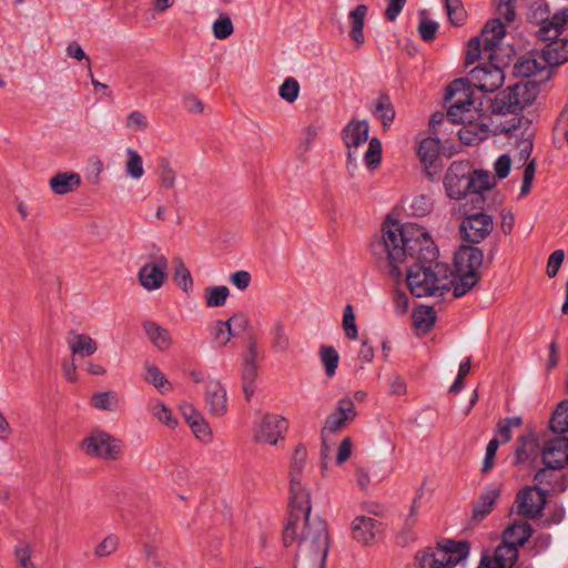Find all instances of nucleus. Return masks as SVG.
Instances as JSON below:
<instances>
[{
    "instance_id": "1",
    "label": "nucleus",
    "mask_w": 568,
    "mask_h": 568,
    "mask_svg": "<svg viewBox=\"0 0 568 568\" xmlns=\"http://www.w3.org/2000/svg\"><path fill=\"white\" fill-rule=\"evenodd\" d=\"M537 78L509 87L495 98L480 94L463 81H454L448 88V111L446 121L434 115L430 126L435 131L436 123H457L460 141L466 145L476 144L491 131L506 134L518 141L523 158L528 159L532 150L536 133L531 120L520 113L537 100L540 88Z\"/></svg>"
},
{
    "instance_id": "2",
    "label": "nucleus",
    "mask_w": 568,
    "mask_h": 568,
    "mask_svg": "<svg viewBox=\"0 0 568 568\" xmlns=\"http://www.w3.org/2000/svg\"><path fill=\"white\" fill-rule=\"evenodd\" d=\"M313 468L306 446L296 445L288 467L292 509L283 530V542L285 547L297 545V555L306 568H326L329 550L327 527L323 520L310 517L312 504L307 486L313 481Z\"/></svg>"
},
{
    "instance_id": "3",
    "label": "nucleus",
    "mask_w": 568,
    "mask_h": 568,
    "mask_svg": "<svg viewBox=\"0 0 568 568\" xmlns=\"http://www.w3.org/2000/svg\"><path fill=\"white\" fill-rule=\"evenodd\" d=\"M371 252L379 264L393 271L399 270L407 260L432 261L438 250L429 233L417 224L402 225L386 219L371 242Z\"/></svg>"
},
{
    "instance_id": "4",
    "label": "nucleus",
    "mask_w": 568,
    "mask_h": 568,
    "mask_svg": "<svg viewBox=\"0 0 568 568\" xmlns=\"http://www.w3.org/2000/svg\"><path fill=\"white\" fill-rule=\"evenodd\" d=\"M539 40L544 45L520 58L515 68L519 75L547 82L552 79L557 68L568 61V37Z\"/></svg>"
},
{
    "instance_id": "5",
    "label": "nucleus",
    "mask_w": 568,
    "mask_h": 568,
    "mask_svg": "<svg viewBox=\"0 0 568 568\" xmlns=\"http://www.w3.org/2000/svg\"><path fill=\"white\" fill-rule=\"evenodd\" d=\"M408 266L406 282L412 295L416 297L442 296L453 288L455 277L445 263L413 260Z\"/></svg>"
},
{
    "instance_id": "6",
    "label": "nucleus",
    "mask_w": 568,
    "mask_h": 568,
    "mask_svg": "<svg viewBox=\"0 0 568 568\" xmlns=\"http://www.w3.org/2000/svg\"><path fill=\"white\" fill-rule=\"evenodd\" d=\"M496 184L495 176L487 171L473 170L468 162H453L444 176L446 195L455 201L465 199L470 193H481Z\"/></svg>"
},
{
    "instance_id": "7",
    "label": "nucleus",
    "mask_w": 568,
    "mask_h": 568,
    "mask_svg": "<svg viewBox=\"0 0 568 568\" xmlns=\"http://www.w3.org/2000/svg\"><path fill=\"white\" fill-rule=\"evenodd\" d=\"M484 252L475 246L463 245L455 253L454 296L460 297L473 290L480 280Z\"/></svg>"
},
{
    "instance_id": "8",
    "label": "nucleus",
    "mask_w": 568,
    "mask_h": 568,
    "mask_svg": "<svg viewBox=\"0 0 568 568\" xmlns=\"http://www.w3.org/2000/svg\"><path fill=\"white\" fill-rule=\"evenodd\" d=\"M466 541L445 540L434 548L420 550L415 556V568H452L466 559Z\"/></svg>"
},
{
    "instance_id": "9",
    "label": "nucleus",
    "mask_w": 568,
    "mask_h": 568,
    "mask_svg": "<svg viewBox=\"0 0 568 568\" xmlns=\"http://www.w3.org/2000/svg\"><path fill=\"white\" fill-rule=\"evenodd\" d=\"M506 36V24L499 18L490 19L484 26L479 37L471 38L467 44L466 63L471 64L481 58L493 60L496 49Z\"/></svg>"
},
{
    "instance_id": "10",
    "label": "nucleus",
    "mask_w": 568,
    "mask_h": 568,
    "mask_svg": "<svg viewBox=\"0 0 568 568\" xmlns=\"http://www.w3.org/2000/svg\"><path fill=\"white\" fill-rule=\"evenodd\" d=\"M80 449L91 457L118 460L124 453V444L122 439L110 433L95 428L81 440Z\"/></svg>"
},
{
    "instance_id": "11",
    "label": "nucleus",
    "mask_w": 568,
    "mask_h": 568,
    "mask_svg": "<svg viewBox=\"0 0 568 568\" xmlns=\"http://www.w3.org/2000/svg\"><path fill=\"white\" fill-rule=\"evenodd\" d=\"M287 430V420L282 415L265 413L254 423L252 439L256 444L275 446Z\"/></svg>"
},
{
    "instance_id": "12",
    "label": "nucleus",
    "mask_w": 568,
    "mask_h": 568,
    "mask_svg": "<svg viewBox=\"0 0 568 568\" xmlns=\"http://www.w3.org/2000/svg\"><path fill=\"white\" fill-rule=\"evenodd\" d=\"M547 439L539 433L528 430L518 437L515 449V465L531 468L539 457L542 458V446Z\"/></svg>"
},
{
    "instance_id": "13",
    "label": "nucleus",
    "mask_w": 568,
    "mask_h": 568,
    "mask_svg": "<svg viewBox=\"0 0 568 568\" xmlns=\"http://www.w3.org/2000/svg\"><path fill=\"white\" fill-rule=\"evenodd\" d=\"M459 230L464 241L478 244L487 239L493 232V216L486 212L468 214L463 219Z\"/></svg>"
},
{
    "instance_id": "14",
    "label": "nucleus",
    "mask_w": 568,
    "mask_h": 568,
    "mask_svg": "<svg viewBox=\"0 0 568 568\" xmlns=\"http://www.w3.org/2000/svg\"><path fill=\"white\" fill-rule=\"evenodd\" d=\"M169 262L165 256H158L143 264L138 272L140 285L149 291L160 290L168 280Z\"/></svg>"
},
{
    "instance_id": "15",
    "label": "nucleus",
    "mask_w": 568,
    "mask_h": 568,
    "mask_svg": "<svg viewBox=\"0 0 568 568\" xmlns=\"http://www.w3.org/2000/svg\"><path fill=\"white\" fill-rule=\"evenodd\" d=\"M469 81L481 92H494L504 84L505 74L500 67L489 61L474 68Z\"/></svg>"
},
{
    "instance_id": "16",
    "label": "nucleus",
    "mask_w": 568,
    "mask_h": 568,
    "mask_svg": "<svg viewBox=\"0 0 568 568\" xmlns=\"http://www.w3.org/2000/svg\"><path fill=\"white\" fill-rule=\"evenodd\" d=\"M204 408L213 417H223L229 410V396L225 386L216 378L206 381L203 389Z\"/></svg>"
},
{
    "instance_id": "17",
    "label": "nucleus",
    "mask_w": 568,
    "mask_h": 568,
    "mask_svg": "<svg viewBox=\"0 0 568 568\" xmlns=\"http://www.w3.org/2000/svg\"><path fill=\"white\" fill-rule=\"evenodd\" d=\"M383 529V524L368 515H357L351 523L352 538L364 546L375 544Z\"/></svg>"
},
{
    "instance_id": "18",
    "label": "nucleus",
    "mask_w": 568,
    "mask_h": 568,
    "mask_svg": "<svg viewBox=\"0 0 568 568\" xmlns=\"http://www.w3.org/2000/svg\"><path fill=\"white\" fill-rule=\"evenodd\" d=\"M354 399L351 397L341 398L335 409L327 416L323 433H337L347 427L356 417Z\"/></svg>"
},
{
    "instance_id": "19",
    "label": "nucleus",
    "mask_w": 568,
    "mask_h": 568,
    "mask_svg": "<svg viewBox=\"0 0 568 568\" xmlns=\"http://www.w3.org/2000/svg\"><path fill=\"white\" fill-rule=\"evenodd\" d=\"M369 124L366 120H351L343 129L342 138L347 149L348 158H356L358 149L368 141Z\"/></svg>"
},
{
    "instance_id": "20",
    "label": "nucleus",
    "mask_w": 568,
    "mask_h": 568,
    "mask_svg": "<svg viewBox=\"0 0 568 568\" xmlns=\"http://www.w3.org/2000/svg\"><path fill=\"white\" fill-rule=\"evenodd\" d=\"M542 463L550 469H562L568 465V439L554 437L542 446Z\"/></svg>"
},
{
    "instance_id": "21",
    "label": "nucleus",
    "mask_w": 568,
    "mask_h": 568,
    "mask_svg": "<svg viewBox=\"0 0 568 568\" xmlns=\"http://www.w3.org/2000/svg\"><path fill=\"white\" fill-rule=\"evenodd\" d=\"M516 503L521 515L534 518L541 513L546 504V493L537 486L526 487L518 493Z\"/></svg>"
},
{
    "instance_id": "22",
    "label": "nucleus",
    "mask_w": 568,
    "mask_h": 568,
    "mask_svg": "<svg viewBox=\"0 0 568 568\" xmlns=\"http://www.w3.org/2000/svg\"><path fill=\"white\" fill-rule=\"evenodd\" d=\"M568 30V6L562 7L541 21L538 39H552L566 37Z\"/></svg>"
},
{
    "instance_id": "23",
    "label": "nucleus",
    "mask_w": 568,
    "mask_h": 568,
    "mask_svg": "<svg viewBox=\"0 0 568 568\" xmlns=\"http://www.w3.org/2000/svg\"><path fill=\"white\" fill-rule=\"evenodd\" d=\"M181 413L194 436L202 443L209 444L213 439V433L209 422L192 405H183Z\"/></svg>"
},
{
    "instance_id": "24",
    "label": "nucleus",
    "mask_w": 568,
    "mask_h": 568,
    "mask_svg": "<svg viewBox=\"0 0 568 568\" xmlns=\"http://www.w3.org/2000/svg\"><path fill=\"white\" fill-rule=\"evenodd\" d=\"M246 324L245 318L242 315H233L227 321H215L210 327V334L213 343L217 347L226 346L232 337L234 336V332L232 326L243 327Z\"/></svg>"
},
{
    "instance_id": "25",
    "label": "nucleus",
    "mask_w": 568,
    "mask_h": 568,
    "mask_svg": "<svg viewBox=\"0 0 568 568\" xmlns=\"http://www.w3.org/2000/svg\"><path fill=\"white\" fill-rule=\"evenodd\" d=\"M367 13L368 7L366 4H358L347 16L348 36L356 49L362 48L366 42L364 27Z\"/></svg>"
},
{
    "instance_id": "26",
    "label": "nucleus",
    "mask_w": 568,
    "mask_h": 568,
    "mask_svg": "<svg viewBox=\"0 0 568 568\" xmlns=\"http://www.w3.org/2000/svg\"><path fill=\"white\" fill-rule=\"evenodd\" d=\"M67 344L72 355L80 357H90L99 349V344L93 337L74 331L69 333Z\"/></svg>"
},
{
    "instance_id": "27",
    "label": "nucleus",
    "mask_w": 568,
    "mask_h": 568,
    "mask_svg": "<svg viewBox=\"0 0 568 568\" xmlns=\"http://www.w3.org/2000/svg\"><path fill=\"white\" fill-rule=\"evenodd\" d=\"M81 183L80 174L72 171L58 172L49 180V186L57 195L72 193L81 186Z\"/></svg>"
},
{
    "instance_id": "28",
    "label": "nucleus",
    "mask_w": 568,
    "mask_h": 568,
    "mask_svg": "<svg viewBox=\"0 0 568 568\" xmlns=\"http://www.w3.org/2000/svg\"><path fill=\"white\" fill-rule=\"evenodd\" d=\"M501 484L495 483L484 490L474 507L473 518L475 520L480 521L491 513L501 493Z\"/></svg>"
},
{
    "instance_id": "29",
    "label": "nucleus",
    "mask_w": 568,
    "mask_h": 568,
    "mask_svg": "<svg viewBox=\"0 0 568 568\" xmlns=\"http://www.w3.org/2000/svg\"><path fill=\"white\" fill-rule=\"evenodd\" d=\"M417 155L424 165L427 174L430 175L429 170L437 166L440 155V141L438 138L428 136L423 139L419 143Z\"/></svg>"
},
{
    "instance_id": "30",
    "label": "nucleus",
    "mask_w": 568,
    "mask_h": 568,
    "mask_svg": "<svg viewBox=\"0 0 568 568\" xmlns=\"http://www.w3.org/2000/svg\"><path fill=\"white\" fill-rule=\"evenodd\" d=\"M123 171L128 179L140 181L145 175L144 161L140 152L131 146L124 151Z\"/></svg>"
},
{
    "instance_id": "31",
    "label": "nucleus",
    "mask_w": 568,
    "mask_h": 568,
    "mask_svg": "<svg viewBox=\"0 0 568 568\" xmlns=\"http://www.w3.org/2000/svg\"><path fill=\"white\" fill-rule=\"evenodd\" d=\"M518 557V547L506 542H503L495 549L493 556H484L481 559L488 560L490 564L499 568H511Z\"/></svg>"
},
{
    "instance_id": "32",
    "label": "nucleus",
    "mask_w": 568,
    "mask_h": 568,
    "mask_svg": "<svg viewBox=\"0 0 568 568\" xmlns=\"http://www.w3.org/2000/svg\"><path fill=\"white\" fill-rule=\"evenodd\" d=\"M144 382L152 385L160 394L165 395L173 390V385L166 375L154 364L145 363L143 365Z\"/></svg>"
},
{
    "instance_id": "33",
    "label": "nucleus",
    "mask_w": 568,
    "mask_h": 568,
    "mask_svg": "<svg viewBox=\"0 0 568 568\" xmlns=\"http://www.w3.org/2000/svg\"><path fill=\"white\" fill-rule=\"evenodd\" d=\"M89 403L97 410L113 413L120 408L121 398L113 389L99 390L91 395Z\"/></svg>"
},
{
    "instance_id": "34",
    "label": "nucleus",
    "mask_w": 568,
    "mask_h": 568,
    "mask_svg": "<svg viewBox=\"0 0 568 568\" xmlns=\"http://www.w3.org/2000/svg\"><path fill=\"white\" fill-rule=\"evenodd\" d=\"M144 331L151 343L160 351L169 349L173 339L170 332L154 322L144 324Z\"/></svg>"
},
{
    "instance_id": "35",
    "label": "nucleus",
    "mask_w": 568,
    "mask_h": 568,
    "mask_svg": "<svg viewBox=\"0 0 568 568\" xmlns=\"http://www.w3.org/2000/svg\"><path fill=\"white\" fill-rule=\"evenodd\" d=\"M530 535V525L525 520H518L505 529L504 540L519 548L527 541Z\"/></svg>"
},
{
    "instance_id": "36",
    "label": "nucleus",
    "mask_w": 568,
    "mask_h": 568,
    "mask_svg": "<svg viewBox=\"0 0 568 568\" xmlns=\"http://www.w3.org/2000/svg\"><path fill=\"white\" fill-rule=\"evenodd\" d=\"M123 126L131 133H144L150 129L151 122L146 112L132 110L124 116Z\"/></svg>"
},
{
    "instance_id": "37",
    "label": "nucleus",
    "mask_w": 568,
    "mask_h": 568,
    "mask_svg": "<svg viewBox=\"0 0 568 568\" xmlns=\"http://www.w3.org/2000/svg\"><path fill=\"white\" fill-rule=\"evenodd\" d=\"M149 409L154 418L159 423L163 424L170 429L178 427V418L173 415L171 408H169L162 400L153 399L149 404Z\"/></svg>"
},
{
    "instance_id": "38",
    "label": "nucleus",
    "mask_w": 568,
    "mask_h": 568,
    "mask_svg": "<svg viewBox=\"0 0 568 568\" xmlns=\"http://www.w3.org/2000/svg\"><path fill=\"white\" fill-rule=\"evenodd\" d=\"M554 470L555 469H550L548 467L540 469L537 471L534 479L538 485H550L549 490L551 493L564 491L567 485L566 478L560 474H555Z\"/></svg>"
},
{
    "instance_id": "39",
    "label": "nucleus",
    "mask_w": 568,
    "mask_h": 568,
    "mask_svg": "<svg viewBox=\"0 0 568 568\" xmlns=\"http://www.w3.org/2000/svg\"><path fill=\"white\" fill-rule=\"evenodd\" d=\"M318 357L327 377H333L339 363V354L331 345H322L318 349Z\"/></svg>"
},
{
    "instance_id": "40",
    "label": "nucleus",
    "mask_w": 568,
    "mask_h": 568,
    "mask_svg": "<svg viewBox=\"0 0 568 568\" xmlns=\"http://www.w3.org/2000/svg\"><path fill=\"white\" fill-rule=\"evenodd\" d=\"M229 296L230 290L224 285L207 286L203 292L205 305L210 308L224 306Z\"/></svg>"
},
{
    "instance_id": "41",
    "label": "nucleus",
    "mask_w": 568,
    "mask_h": 568,
    "mask_svg": "<svg viewBox=\"0 0 568 568\" xmlns=\"http://www.w3.org/2000/svg\"><path fill=\"white\" fill-rule=\"evenodd\" d=\"M413 325L420 333H427L435 324L436 315L434 308L420 306L413 312Z\"/></svg>"
},
{
    "instance_id": "42",
    "label": "nucleus",
    "mask_w": 568,
    "mask_h": 568,
    "mask_svg": "<svg viewBox=\"0 0 568 568\" xmlns=\"http://www.w3.org/2000/svg\"><path fill=\"white\" fill-rule=\"evenodd\" d=\"M212 34L216 40H226L233 36L235 31V27L231 17L222 12L219 17L212 22Z\"/></svg>"
},
{
    "instance_id": "43",
    "label": "nucleus",
    "mask_w": 568,
    "mask_h": 568,
    "mask_svg": "<svg viewBox=\"0 0 568 568\" xmlns=\"http://www.w3.org/2000/svg\"><path fill=\"white\" fill-rule=\"evenodd\" d=\"M373 112L381 120L384 128H388L394 121L395 111L390 99L386 95H381L375 100Z\"/></svg>"
},
{
    "instance_id": "44",
    "label": "nucleus",
    "mask_w": 568,
    "mask_h": 568,
    "mask_svg": "<svg viewBox=\"0 0 568 568\" xmlns=\"http://www.w3.org/2000/svg\"><path fill=\"white\" fill-rule=\"evenodd\" d=\"M258 378V366H242L241 381L242 389L246 400H251L256 390Z\"/></svg>"
},
{
    "instance_id": "45",
    "label": "nucleus",
    "mask_w": 568,
    "mask_h": 568,
    "mask_svg": "<svg viewBox=\"0 0 568 568\" xmlns=\"http://www.w3.org/2000/svg\"><path fill=\"white\" fill-rule=\"evenodd\" d=\"M270 335L272 338V348L277 353H284L290 347V338L285 331V325L282 321H276L271 329Z\"/></svg>"
},
{
    "instance_id": "46",
    "label": "nucleus",
    "mask_w": 568,
    "mask_h": 568,
    "mask_svg": "<svg viewBox=\"0 0 568 568\" xmlns=\"http://www.w3.org/2000/svg\"><path fill=\"white\" fill-rule=\"evenodd\" d=\"M550 429L564 434L568 432V400L559 403L550 418Z\"/></svg>"
},
{
    "instance_id": "47",
    "label": "nucleus",
    "mask_w": 568,
    "mask_h": 568,
    "mask_svg": "<svg viewBox=\"0 0 568 568\" xmlns=\"http://www.w3.org/2000/svg\"><path fill=\"white\" fill-rule=\"evenodd\" d=\"M120 545V538L115 534L105 536L95 547L94 556L98 558L109 557L116 552Z\"/></svg>"
},
{
    "instance_id": "48",
    "label": "nucleus",
    "mask_w": 568,
    "mask_h": 568,
    "mask_svg": "<svg viewBox=\"0 0 568 568\" xmlns=\"http://www.w3.org/2000/svg\"><path fill=\"white\" fill-rule=\"evenodd\" d=\"M408 210L410 214L417 215V216H425L427 215L433 207L432 200L426 194H417L414 195L412 199L408 200Z\"/></svg>"
},
{
    "instance_id": "49",
    "label": "nucleus",
    "mask_w": 568,
    "mask_h": 568,
    "mask_svg": "<svg viewBox=\"0 0 568 568\" xmlns=\"http://www.w3.org/2000/svg\"><path fill=\"white\" fill-rule=\"evenodd\" d=\"M418 33L424 41H433L438 31V23L428 18L425 11L419 14Z\"/></svg>"
},
{
    "instance_id": "50",
    "label": "nucleus",
    "mask_w": 568,
    "mask_h": 568,
    "mask_svg": "<svg viewBox=\"0 0 568 568\" xmlns=\"http://www.w3.org/2000/svg\"><path fill=\"white\" fill-rule=\"evenodd\" d=\"M448 18L454 26H463L467 19V12L460 0H445Z\"/></svg>"
},
{
    "instance_id": "51",
    "label": "nucleus",
    "mask_w": 568,
    "mask_h": 568,
    "mask_svg": "<svg viewBox=\"0 0 568 568\" xmlns=\"http://www.w3.org/2000/svg\"><path fill=\"white\" fill-rule=\"evenodd\" d=\"M176 184V173L168 161L159 165V185L163 190H172Z\"/></svg>"
},
{
    "instance_id": "52",
    "label": "nucleus",
    "mask_w": 568,
    "mask_h": 568,
    "mask_svg": "<svg viewBox=\"0 0 568 568\" xmlns=\"http://www.w3.org/2000/svg\"><path fill=\"white\" fill-rule=\"evenodd\" d=\"M364 161L371 169H375L379 165L382 161V143L377 138L369 140L368 148L364 153Z\"/></svg>"
},
{
    "instance_id": "53",
    "label": "nucleus",
    "mask_w": 568,
    "mask_h": 568,
    "mask_svg": "<svg viewBox=\"0 0 568 568\" xmlns=\"http://www.w3.org/2000/svg\"><path fill=\"white\" fill-rule=\"evenodd\" d=\"M343 331L348 339H356L358 337V329L355 321L353 306L347 304L343 311Z\"/></svg>"
},
{
    "instance_id": "54",
    "label": "nucleus",
    "mask_w": 568,
    "mask_h": 568,
    "mask_svg": "<svg viewBox=\"0 0 568 568\" xmlns=\"http://www.w3.org/2000/svg\"><path fill=\"white\" fill-rule=\"evenodd\" d=\"M174 281L185 293H189L193 288V278L182 261H179L175 266Z\"/></svg>"
},
{
    "instance_id": "55",
    "label": "nucleus",
    "mask_w": 568,
    "mask_h": 568,
    "mask_svg": "<svg viewBox=\"0 0 568 568\" xmlns=\"http://www.w3.org/2000/svg\"><path fill=\"white\" fill-rule=\"evenodd\" d=\"M278 93L284 101L288 103L295 102L300 95V84L297 80L291 77L286 78L281 84Z\"/></svg>"
},
{
    "instance_id": "56",
    "label": "nucleus",
    "mask_w": 568,
    "mask_h": 568,
    "mask_svg": "<svg viewBox=\"0 0 568 568\" xmlns=\"http://www.w3.org/2000/svg\"><path fill=\"white\" fill-rule=\"evenodd\" d=\"M258 362L260 353L257 342L254 337H251L242 355V366H258Z\"/></svg>"
},
{
    "instance_id": "57",
    "label": "nucleus",
    "mask_w": 568,
    "mask_h": 568,
    "mask_svg": "<svg viewBox=\"0 0 568 568\" xmlns=\"http://www.w3.org/2000/svg\"><path fill=\"white\" fill-rule=\"evenodd\" d=\"M182 105L184 110L192 114H202L205 110L203 101L193 93H185L182 97Z\"/></svg>"
},
{
    "instance_id": "58",
    "label": "nucleus",
    "mask_w": 568,
    "mask_h": 568,
    "mask_svg": "<svg viewBox=\"0 0 568 568\" xmlns=\"http://www.w3.org/2000/svg\"><path fill=\"white\" fill-rule=\"evenodd\" d=\"M515 0H498L496 10L499 20L503 18L506 23H510L515 20L516 11L514 6Z\"/></svg>"
},
{
    "instance_id": "59",
    "label": "nucleus",
    "mask_w": 568,
    "mask_h": 568,
    "mask_svg": "<svg viewBox=\"0 0 568 568\" xmlns=\"http://www.w3.org/2000/svg\"><path fill=\"white\" fill-rule=\"evenodd\" d=\"M17 568L33 562V549L29 544H20L13 551Z\"/></svg>"
},
{
    "instance_id": "60",
    "label": "nucleus",
    "mask_w": 568,
    "mask_h": 568,
    "mask_svg": "<svg viewBox=\"0 0 568 568\" xmlns=\"http://www.w3.org/2000/svg\"><path fill=\"white\" fill-rule=\"evenodd\" d=\"M565 253L562 250H556L550 254L547 262L546 273L552 278L557 275L560 266L562 265Z\"/></svg>"
},
{
    "instance_id": "61",
    "label": "nucleus",
    "mask_w": 568,
    "mask_h": 568,
    "mask_svg": "<svg viewBox=\"0 0 568 568\" xmlns=\"http://www.w3.org/2000/svg\"><path fill=\"white\" fill-rule=\"evenodd\" d=\"M393 305H394L395 312L398 315L406 314L409 310L408 295L404 291L396 288L393 293Z\"/></svg>"
},
{
    "instance_id": "62",
    "label": "nucleus",
    "mask_w": 568,
    "mask_h": 568,
    "mask_svg": "<svg viewBox=\"0 0 568 568\" xmlns=\"http://www.w3.org/2000/svg\"><path fill=\"white\" fill-rule=\"evenodd\" d=\"M535 171H536L535 161H530L529 163L526 164L525 170H524L523 184H521L520 194H519L520 197L526 196L530 192L531 186H532V181L535 178Z\"/></svg>"
},
{
    "instance_id": "63",
    "label": "nucleus",
    "mask_w": 568,
    "mask_h": 568,
    "mask_svg": "<svg viewBox=\"0 0 568 568\" xmlns=\"http://www.w3.org/2000/svg\"><path fill=\"white\" fill-rule=\"evenodd\" d=\"M355 484L361 491H367L371 485L369 471L362 465H356L354 470Z\"/></svg>"
},
{
    "instance_id": "64",
    "label": "nucleus",
    "mask_w": 568,
    "mask_h": 568,
    "mask_svg": "<svg viewBox=\"0 0 568 568\" xmlns=\"http://www.w3.org/2000/svg\"><path fill=\"white\" fill-rule=\"evenodd\" d=\"M251 274L247 271H236L230 275V282L240 291H245L251 284Z\"/></svg>"
}]
</instances>
